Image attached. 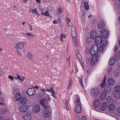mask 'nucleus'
Masks as SVG:
<instances>
[{
  "label": "nucleus",
  "mask_w": 120,
  "mask_h": 120,
  "mask_svg": "<svg viewBox=\"0 0 120 120\" xmlns=\"http://www.w3.org/2000/svg\"><path fill=\"white\" fill-rule=\"evenodd\" d=\"M46 92L45 91H41L39 93V96L41 98H44L45 97Z\"/></svg>",
  "instance_id": "obj_28"
},
{
  "label": "nucleus",
  "mask_w": 120,
  "mask_h": 120,
  "mask_svg": "<svg viewBox=\"0 0 120 120\" xmlns=\"http://www.w3.org/2000/svg\"><path fill=\"white\" fill-rule=\"evenodd\" d=\"M76 32L75 27L74 26H72L71 28V32Z\"/></svg>",
  "instance_id": "obj_52"
},
{
  "label": "nucleus",
  "mask_w": 120,
  "mask_h": 120,
  "mask_svg": "<svg viewBox=\"0 0 120 120\" xmlns=\"http://www.w3.org/2000/svg\"><path fill=\"white\" fill-rule=\"evenodd\" d=\"M107 105V103L103 102L102 103L100 107L99 108L101 110L104 111L106 109Z\"/></svg>",
  "instance_id": "obj_14"
},
{
  "label": "nucleus",
  "mask_w": 120,
  "mask_h": 120,
  "mask_svg": "<svg viewBox=\"0 0 120 120\" xmlns=\"http://www.w3.org/2000/svg\"><path fill=\"white\" fill-rule=\"evenodd\" d=\"M106 100L107 102L109 103H113V100L112 97L110 96L106 98Z\"/></svg>",
  "instance_id": "obj_25"
},
{
  "label": "nucleus",
  "mask_w": 120,
  "mask_h": 120,
  "mask_svg": "<svg viewBox=\"0 0 120 120\" xmlns=\"http://www.w3.org/2000/svg\"><path fill=\"white\" fill-rule=\"evenodd\" d=\"M82 105L77 104L75 108V112L77 114H79L82 112Z\"/></svg>",
  "instance_id": "obj_10"
},
{
  "label": "nucleus",
  "mask_w": 120,
  "mask_h": 120,
  "mask_svg": "<svg viewBox=\"0 0 120 120\" xmlns=\"http://www.w3.org/2000/svg\"><path fill=\"white\" fill-rule=\"evenodd\" d=\"M76 54L77 57L79 59H81L82 56L80 53H79V51L77 50L76 52Z\"/></svg>",
  "instance_id": "obj_34"
},
{
  "label": "nucleus",
  "mask_w": 120,
  "mask_h": 120,
  "mask_svg": "<svg viewBox=\"0 0 120 120\" xmlns=\"http://www.w3.org/2000/svg\"><path fill=\"white\" fill-rule=\"evenodd\" d=\"M9 78L11 80H13L14 79V78L13 76H12L9 75Z\"/></svg>",
  "instance_id": "obj_57"
},
{
  "label": "nucleus",
  "mask_w": 120,
  "mask_h": 120,
  "mask_svg": "<svg viewBox=\"0 0 120 120\" xmlns=\"http://www.w3.org/2000/svg\"><path fill=\"white\" fill-rule=\"evenodd\" d=\"M71 35L72 40L75 46L77 47L78 45V42L76 39V32H71Z\"/></svg>",
  "instance_id": "obj_8"
},
{
  "label": "nucleus",
  "mask_w": 120,
  "mask_h": 120,
  "mask_svg": "<svg viewBox=\"0 0 120 120\" xmlns=\"http://www.w3.org/2000/svg\"><path fill=\"white\" fill-rule=\"evenodd\" d=\"M40 110V107L39 105H35L33 107V111L34 113H36L39 112Z\"/></svg>",
  "instance_id": "obj_12"
},
{
  "label": "nucleus",
  "mask_w": 120,
  "mask_h": 120,
  "mask_svg": "<svg viewBox=\"0 0 120 120\" xmlns=\"http://www.w3.org/2000/svg\"><path fill=\"white\" fill-rule=\"evenodd\" d=\"M115 60L113 58H111L109 60V64L111 65H113L115 62Z\"/></svg>",
  "instance_id": "obj_32"
},
{
  "label": "nucleus",
  "mask_w": 120,
  "mask_h": 120,
  "mask_svg": "<svg viewBox=\"0 0 120 120\" xmlns=\"http://www.w3.org/2000/svg\"><path fill=\"white\" fill-rule=\"evenodd\" d=\"M17 52V54L19 56H21L22 54V52L21 51L22 50L16 49Z\"/></svg>",
  "instance_id": "obj_40"
},
{
  "label": "nucleus",
  "mask_w": 120,
  "mask_h": 120,
  "mask_svg": "<svg viewBox=\"0 0 120 120\" xmlns=\"http://www.w3.org/2000/svg\"><path fill=\"white\" fill-rule=\"evenodd\" d=\"M113 95L114 97L116 99L120 98V92H117L116 91H114Z\"/></svg>",
  "instance_id": "obj_21"
},
{
  "label": "nucleus",
  "mask_w": 120,
  "mask_h": 120,
  "mask_svg": "<svg viewBox=\"0 0 120 120\" xmlns=\"http://www.w3.org/2000/svg\"><path fill=\"white\" fill-rule=\"evenodd\" d=\"M106 78V77H105L104 79L103 80L101 85V86L102 87H103L105 84Z\"/></svg>",
  "instance_id": "obj_35"
},
{
  "label": "nucleus",
  "mask_w": 120,
  "mask_h": 120,
  "mask_svg": "<svg viewBox=\"0 0 120 120\" xmlns=\"http://www.w3.org/2000/svg\"><path fill=\"white\" fill-rule=\"evenodd\" d=\"M112 89L111 87L108 85H106L105 87L104 92L106 93L109 92Z\"/></svg>",
  "instance_id": "obj_19"
},
{
  "label": "nucleus",
  "mask_w": 120,
  "mask_h": 120,
  "mask_svg": "<svg viewBox=\"0 0 120 120\" xmlns=\"http://www.w3.org/2000/svg\"><path fill=\"white\" fill-rule=\"evenodd\" d=\"M20 102L21 104L26 103L27 101V99L24 97H22L20 99Z\"/></svg>",
  "instance_id": "obj_29"
},
{
  "label": "nucleus",
  "mask_w": 120,
  "mask_h": 120,
  "mask_svg": "<svg viewBox=\"0 0 120 120\" xmlns=\"http://www.w3.org/2000/svg\"><path fill=\"white\" fill-rule=\"evenodd\" d=\"M86 15L85 12H84L82 15V17L81 20L83 23H85L86 20Z\"/></svg>",
  "instance_id": "obj_24"
},
{
  "label": "nucleus",
  "mask_w": 120,
  "mask_h": 120,
  "mask_svg": "<svg viewBox=\"0 0 120 120\" xmlns=\"http://www.w3.org/2000/svg\"><path fill=\"white\" fill-rule=\"evenodd\" d=\"M27 57L30 59L32 60L33 58V56L30 52L28 53L27 54Z\"/></svg>",
  "instance_id": "obj_39"
},
{
  "label": "nucleus",
  "mask_w": 120,
  "mask_h": 120,
  "mask_svg": "<svg viewBox=\"0 0 120 120\" xmlns=\"http://www.w3.org/2000/svg\"><path fill=\"white\" fill-rule=\"evenodd\" d=\"M35 89L32 88H29L27 90V93L29 95L32 96L34 94L36 93Z\"/></svg>",
  "instance_id": "obj_11"
},
{
  "label": "nucleus",
  "mask_w": 120,
  "mask_h": 120,
  "mask_svg": "<svg viewBox=\"0 0 120 120\" xmlns=\"http://www.w3.org/2000/svg\"><path fill=\"white\" fill-rule=\"evenodd\" d=\"M46 110H45L42 112V114L43 116L47 118L49 116L52 112V109L51 107Z\"/></svg>",
  "instance_id": "obj_7"
},
{
  "label": "nucleus",
  "mask_w": 120,
  "mask_h": 120,
  "mask_svg": "<svg viewBox=\"0 0 120 120\" xmlns=\"http://www.w3.org/2000/svg\"><path fill=\"white\" fill-rule=\"evenodd\" d=\"M120 58V55L118 54H115V56H114L115 60L116 61L118 60Z\"/></svg>",
  "instance_id": "obj_43"
},
{
  "label": "nucleus",
  "mask_w": 120,
  "mask_h": 120,
  "mask_svg": "<svg viewBox=\"0 0 120 120\" xmlns=\"http://www.w3.org/2000/svg\"><path fill=\"white\" fill-rule=\"evenodd\" d=\"M116 111L117 112L120 113V106H118L117 107Z\"/></svg>",
  "instance_id": "obj_56"
},
{
  "label": "nucleus",
  "mask_w": 120,
  "mask_h": 120,
  "mask_svg": "<svg viewBox=\"0 0 120 120\" xmlns=\"http://www.w3.org/2000/svg\"><path fill=\"white\" fill-rule=\"evenodd\" d=\"M40 103L45 108H49L51 107L48 104L47 100L46 99L40 100Z\"/></svg>",
  "instance_id": "obj_5"
},
{
  "label": "nucleus",
  "mask_w": 120,
  "mask_h": 120,
  "mask_svg": "<svg viewBox=\"0 0 120 120\" xmlns=\"http://www.w3.org/2000/svg\"><path fill=\"white\" fill-rule=\"evenodd\" d=\"M101 34L103 38H106L108 37L109 32L106 29H103L101 32Z\"/></svg>",
  "instance_id": "obj_9"
},
{
  "label": "nucleus",
  "mask_w": 120,
  "mask_h": 120,
  "mask_svg": "<svg viewBox=\"0 0 120 120\" xmlns=\"http://www.w3.org/2000/svg\"><path fill=\"white\" fill-rule=\"evenodd\" d=\"M21 95L19 93H16L15 96L14 97V99L15 101H18L21 98Z\"/></svg>",
  "instance_id": "obj_18"
},
{
  "label": "nucleus",
  "mask_w": 120,
  "mask_h": 120,
  "mask_svg": "<svg viewBox=\"0 0 120 120\" xmlns=\"http://www.w3.org/2000/svg\"><path fill=\"white\" fill-rule=\"evenodd\" d=\"M59 11L60 13H62L63 12V10L61 8H60L59 9Z\"/></svg>",
  "instance_id": "obj_60"
},
{
  "label": "nucleus",
  "mask_w": 120,
  "mask_h": 120,
  "mask_svg": "<svg viewBox=\"0 0 120 120\" xmlns=\"http://www.w3.org/2000/svg\"><path fill=\"white\" fill-rule=\"evenodd\" d=\"M22 34L25 37L28 38L31 37H35V36L34 34L29 32L26 33H23Z\"/></svg>",
  "instance_id": "obj_23"
},
{
  "label": "nucleus",
  "mask_w": 120,
  "mask_h": 120,
  "mask_svg": "<svg viewBox=\"0 0 120 120\" xmlns=\"http://www.w3.org/2000/svg\"><path fill=\"white\" fill-rule=\"evenodd\" d=\"M99 47L96 45H93L92 46L90 51V53L91 55H94L96 54L98 51Z\"/></svg>",
  "instance_id": "obj_4"
},
{
  "label": "nucleus",
  "mask_w": 120,
  "mask_h": 120,
  "mask_svg": "<svg viewBox=\"0 0 120 120\" xmlns=\"http://www.w3.org/2000/svg\"><path fill=\"white\" fill-rule=\"evenodd\" d=\"M66 23L67 24H69V23L70 22V19L69 18H68V17H66Z\"/></svg>",
  "instance_id": "obj_53"
},
{
  "label": "nucleus",
  "mask_w": 120,
  "mask_h": 120,
  "mask_svg": "<svg viewBox=\"0 0 120 120\" xmlns=\"http://www.w3.org/2000/svg\"><path fill=\"white\" fill-rule=\"evenodd\" d=\"M72 83V80L71 78H70L69 80L68 86L67 87L68 89H69L71 87Z\"/></svg>",
  "instance_id": "obj_38"
},
{
  "label": "nucleus",
  "mask_w": 120,
  "mask_h": 120,
  "mask_svg": "<svg viewBox=\"0 0 120 120\" xmlns=\"http://www.w3.org/2000/svg\"><path fill=\"white\" fill-rule=\"evenodd\" d=\"M39 8L40 9V10L42 12H43V11H44V9L43 8L41 7H39Z\"/></svg>",
  "instance_id": "obj_59"
},
{
  "label": "nucleus",
  "mask_w": 120,
  "mask_h": 120,
  "mask_svg": "<svg viewBox=\"0 0 120 120\" xmlns=\"http://www.w3.org/2000/svg\"><path fill=\"white\" fill-rule=\"evenodd\" d=\"M28 109V107L26 105H22L19 108L20 111L23 112H26Z\"/></svg>",
  "instance_id": "obj_15"
},
{
  "label": "nucleus",
  "mask_w": 120,
  "mask_h": 120,
  "mask_svg": "<svg viewBox=\"0 0 120 120\" xmlns=\"http://www.w3.org/2000/svg\"><path fill=\"white\" fill-rule=\"evenodd\" d=\"M97 33L95 31H92L90 34L91 37L92 38H95L96 36Z\"/></svg>",
  "instance_id": "obj_27"
},
{
  "label": "nucleus",
  "mask_w": 120,
  "mask_h": 120,
  "mask_svg": "<svg viewBox=\"0 0 120 120\" xmlns=\"http://www.w3.org/2000/svg\"><path fill=\"white\" fill-rule=\"evenodd\" d=\"M4 100V99L2 97H0V101L2 102Z\"/></svg>",
  "instance_id": "obj_61"
},
{
  "label": "nucleus",
  "mask_w": 120,
  "mask_h": 120,
  "mask_svg": "<svg viewBox=\"0 0 120 120\" xmlns=\"http://www.w3.org/2000/svg\"><path fill=\"white\" fill-rule=\"evenodd\" d=\"M108 43V42L106 40H105L103 41V42L102 43V45L99 48L98 52L102 53L103 52L105 47L107 45Z\"/></svg>",
  "instance_id": "obj_6"
},
{
  "label": "nucleus",
  "mask_w": 120,
  "mask_h": 120,
  "mask_svg": "<svg viewBox=\"0 0 120 120\" xmlns=\"http://www.w3.org/2000/svg\"><path fill=\"white\" fill-rule=\"evenodd\" d=\"M112 68H109L107 70V71L108 72H110L112 71Z\"/></svg>",
  "instance_id": "obj_58"
},
{
  "label": "nucleus",
  "mask_w": 120,
  "mask_h": 120,
  "mask_svg": "<svg viewBox=\"0 0 120 120\" xmlns=\"http://www.w3.org/2000/svg\"><path fill=\"white\" fill-rule=\"evenodd\" d=\"M102 38L100 36H97L95 39V41L96 44L99 45L102 43L103 41H102Z\"/></svg>",
  "instance_id": "obj_16"
},
{
  "label": "nucleus",
  "mask_w": 120,
  "mask_h": 120,
  "mask_svg": "<svg viewBox=\"0 0 120 120\" xmlns=\"http://www.w3.org/2000/svg\"><path fill=\"white\" fill-rule=\"evenodd\" d=\"M66 38V36L65 35L62 33L61 34V35L59 37L60 38V41L63 42L64 41L63 38Z\"/></svg>",
  "instance_id": "obj_37"
},
{
  "label": "nucleus",
  "mask_w": 120,
  "mask_h": 120,
  "mask_svg": "<svg viewBox=\"0 0 120 120\" xmlns=\"http://www.w3.org/2000/svg\"><path fill=\"white\" fill-rule=\"evenodd\" d=\"M118 49V47L116 45H115L114 47V50L115 52H116L117 51Z\"/></svg>",
  "instance_id": "obj_55"
},
{
  "label": "nucleus",
  "mask_w": 120,
  "mask_h": 120,
  "mask_svg": "<svg viewBox=\"0 0 120 120\" xmlns=\"http://www.w3.org/2000/svg\"><path fill=\"white\" fill-rule=\"evenodd\" d=\"M17 76L16 79H19L20 80L21 82H23L24 81V79H25V77L22 76H21L18 75H17Z\"/></svg>",
  "instance_id": "obj_30"
},
{
  "label": "nucleus",
  "mask_w": 120,
  "mask_h": 120,
  "mask_svg": "<svg viewBox=\"0 0 120 120\" xmlns=\"http://www.w3.org/2000/svg\"><path fill=\"white\" fill-rule=\"evenodd\" d=\"M100 101L98 99H96L94 101L93 106L94 108H96L98 107L100 104Z\"/></svg>",
  "instance_id": "obj_17"
},
{
  "label": "nucleus",
  "mask_w": 120,
  "mask_h": 120,
  "mask_svg": "<svg viewBox=\"0 0 120 120\" xmlns=\"http://www.w3.org/2000/svg\"><path fill=\"white\" fill-rule=\"evenodd\" d=\"M52 93H52V95L53 97L55 98L56 99H57L56 97V95H55V94H56L57 93H55V91L54 90H53L52 91Z\"/></svg>",
  "instance_id": "obj_45"
},
{
  "label": "nucleus",
  "mask_w": 120,
  "mask_h": 120,
  "mask_svg": "<svg viewBox=\"0 0 120 120\" xmlns=\"http://www.w3.org/2000/svg\"><path fill=\"white\" fill-rule=\"evenodd\" d=\"M100 58L99 55L98 54L94 55L91 58L90 60V64L93 65L96 64Z\"/></svg>",
  "instance_id": "obj_1"
},
{
  "label": "nucleus",
  "mask_w": 120,
  "mask_h": 120,
  "mask_svg": "<svg viewBox=\"0 0 120 120\" xmlns=\"http://www.w3.org/2000/svg\"><path fill=\"white\" fill-rule=\"evenodd\" d=\"M90 59L89 58L86 60V62L87 63H89L90 62Z\"/></svg>",
  "instance_id": "obj_64"
},
{
  "label": "nucleus",
  "mask_w": 120,
  "mask_h": 120,
  "mask_svg": "<svg viewBox=\"0 0 120 120\" xmlns=\"http://www.w3.org/2000/svg\"><path fill=\"white\" fill-rule=\"evenodd\" d=\"M35 14L38 16H39V14L38 13L37 11L35 12Z\"/></svg>",
  "instance_id": "obj_63"
},
{
  "label": "nucleus",
  "mask_w": 120,
  "mask_h": 120,
  "mask_svg": "<svg viewBox=\"0 0 120 120\" xmlns=\"http://www.w3.org/2000/svg\"><path fill=\"white\" fill-rule=\"evenodd\" d=\"M29 11L30 12L34 13L37 11V9L36 8L34 9V10L32 9H31Z\"/></svg>",
  "instance_id": "obj_46"
},
{
  "label": "nucleus",
  "mask_w": 120,
  "mask_h": 120,
  "mask_svg": "<svg viewBox=\"0 0 120 120\" xmlns=\"http://www.w3.org/2000/svg\"><path fill=\"white\" fill-rule=\"evenodd\" d=\"M80 120H87L86 117L84 116H82L80 118Z\"/></svg>",
  "instance_id": "obj_54"
},
{
  "label": "nucleus",
  "mask_w": 120,
  "mask_h": 120,
  "mask_svg": "<svg viewBox=\"0 0 120 120\" xmlns=\"http://www.w3.org/2000/svg\"><path fill=\"white\" fill-rule=\"evenodd\" d=\"M14 46L16 49L22 50L24 47V42L22 41L19 42L15 43Z\"/></svg>",
  "instance_id": "obj_2"
},
{
  "label": "nucleus",
  "mask_w": 120,
  "mask_h": 120,
  "mask_svg": "<svg viewBox=\"0 0 120 120\" xmlns=\"http://www.w3.org/2000/svg\"><path fill=\"white\" fill-rule=\"evenodd\" d=\"M114 73L116 76H117L119 74V71L118 70H116L114 71Z\"/></svg>",
  "instance_id": "obj_49"
},
{
  "label": "nucleus",
  "mask_w": 120,
  "mask_h": 120,
  "mask_svg": "<svg viewBox=\"0 0 120 120\" xmlns=\"http://www.w3.org/2000/svg\"><path fill=\"white\" fill-rule=\"evenodd\" d=\"M106 96V93L104 91H103L101 93L100 97V100L102 101H104L105 99Z\"/></svg>",
  "instance_id": "obj_20"
},
{
  "label": "nucleus",
  "mask_w": 120,
  "mask_h": 120,
  "mask_svg": "<svg viewBox=\"0 0 120 120\" xmlns=\"http://www.w3.org/2000/svg\"><path fill=\"white\" fill-rule=\"evenodd\" d=\"M84 6L85 9L86 10H88L89 9V6L87 2H85L84 4Z\"/></svg>",
  "instance_id": "obj_36"
},
{
  "label": "nucleus",
  "mask_w": 120,
  "mask_h": 120,
  "mask_svg": "<svg viewBox=\"0 0 120 120\" xmlns=\"http://www.w3.org/2000/svg\"><path fill=\"white\" fill-rule=\"evenodd\" d=\"M80 64H81V66H82V67L83 68V62H82V61H80Z\"/></svg>",
  "instance_id": "obj_62"
},
{
  "label": "nucleus",
  "mask_w": 120,
  "mask_h": 120,
  "mask_svg": "<svg viewBox=\"0 0 120 120\" xmlns=\"http://www.w3.org/2000/svg\"><path fill=\"white\" fill-rule=\"evenodd\" d=\"M92 41L90 37L87 38L86 40V42L87 43H90Z\"/></svg>",
  "instance_id": "obj_47"
},
{
  "label": "nucleus",
  "mask_w": 120,
  "mask_h": 120,
  "mask_svg": "<svg viewBox=\"0 0 120 120\" xmlns=\"http://www.w3.org/2000/svg\"><path fill=\"white\" fill-rule=\"evenodd\" d=\"M79 81L80 84L82 88H83L84 87V86L83 84V81L82 76H81V78H80V80Z\"/></svg>",
  "instance_id": "obj_44"
},
{
  "label": "nucleus",
  "mask_w": 120,
  "mask_h": 120,
  "mask_svg": "<svg viewBox=\"0 0 120 120\" xmlns=\"http://www.w3.org/2000/svg\"><path fill=\"white\" fill-rule=\"evenodd\" d=\"M53 87H51L50 88V90H45V91L49 92L51 93H52V91L53 90Z\"/></svg>",
  "instance_id": "obj_50"
},
{
  "label": "nucleus",
  "mask_w": 120,
  "mask_h": 120,
  "mask_svg": "<svg viewBox=\"0 0 120 120\" xmlns=\"http://www.w3.org/2000/svg\"><path fill=\"white\" fill-rule=\"evenodd\" d=\"M107 82L108 84L109 85H113L115 83V81L112 79L110 78L108 79Z\"/></svg>",
  "instance_id": "obj_26"
},
{
  "label": "nucleus",
  "mask_w": 120,
  "mask_h": 120,
  "mask_svg": "<svg viewBox=\"0 0 120 120\" xmlns=\"http://www.w3.org/2000/svg\"><path fill=\"white\" fill-rule=\"evenodd\" d=\"M65 107L66 109L68 110H69V107L68 105V102L67 101H66L65 102Z\"/></svg>",
  "instance_id": "obj_48"
},
{
  "label": "nucleus",
  "mask_w": 120,
  "mask_h": 120,
  "mask_svg": "<svg viewBox=\"0 0 120 120\" xmlns=\"http://www.w3.org/2000/svg\"><path fill=\"white\" fill-rule=\"evenodd\" d=\"M31 116L29 114L26 115L23 117V120H30L31 119Z\"/></svg>",
  "instance_id": "obj_31"
},
{
  "label": "nucleus",
  "mask_w": 120,
  "mask_h": 120,
  "mask_svg": "<svg viewBox=\"0 0 120 120\" xmlns=\"http://www.w3.org/2000/svg\"><path fill=\"white\" fill-rule=\"evenodd\" d=\"M115 89V90L114 91H116L117 92H120V86H116Z\"/></svg>",
  "instance_id": "obj_42"
},
{
  "label": "nucleus",
  "mask_w": 120,
  "mask_h": 120,
  "mask_svg": "<svg viewBox=\"0 0 120 120\" xmlns=\"http://www.w3.org/2000/svg\"><path fill=\"white\" fill-rule=\"evenodd\" d=\"M75 103H77V104L82 105L80 102V98H77L75 101Z\"/></svg>",
  "instance_id": "obj_41"
},
{
  "label": "nucleus",
  "mask_w": 120,
  "mask_h": 120,
  "mask_svg": "<svg viewBox=\"0 0 120 120\" xmlns=\"http://www.w3.org/2000/svg\"><path fill=\"white\" fill-rule=\"evenodd\" d=\"M41 14L44 16H49L50 17H52L51 16L49 15V11L48 10L46 11L45 12H42Z\"/></svg>",
  "instance_id": "obj_33"
},
{
  "label": "nucleus",
  "mask_w": 120,
  "mask_h": 120,
  "mask_svg": "<svg viewBox=\"0 0 120 120\" xmlns=\"http://www.w3.org/2000/svg\"><path fill=\"white\" fill-rule=\"evenodd\" d=\"M105 26L104 22V21L102 20L98 24V28L99 29H101L104 28Z\"/></svg>",
  "instance_id": "obj_22"
},
{
  "label": "nucleus",
  "mask_w": 120,
  "mask_h": 120,
  "mask_svg": "<svg viewBox=\"0 0 120 120\" xmlns=\"http://www.w3.org/2000/svg\"><path fill=\"white\" fill-rule=\"evenodd\" d=\"M7 111V110L5 109H3L1 110V112L3 114H5L6 113Z\"/></svg>",
  "instance_id": "obj_51"
},
{
  "label": "nucleus",
  "mask_w": 120,
  "mask_h": 120,
  "mask_svg": "<svg viewBox=\"0 0 120 120\" xmlns=\"http://www.w3.org/2000/svg\"><path fill=\"white\" fill-rule=\"evenodd\" d=\"M90 93L91 95L93 97L97 96L99 94V90L97 88H93L90 90Z\"/></svg>",
  "instance_id": "obj_3"
},
{
  "label": "nucleus",
  "mask_w": 120,
  "mask_h": 120,
  "mask_svg": "<svg viewBox=\"0 0 120 120\" xmlns=\"http://www.w3.org/2000/svg\"><path fill=\"white\" fill-rule=\"evenodd\" d=\"M116 106L114 105L111 104L109 105L108 106V108L109 112H113L116 109Z\"/></svg>",
  "instance_id": "obj_13"
}]
</instances>
